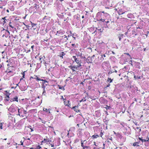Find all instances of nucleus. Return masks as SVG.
<instances>
[{
  "instance_id": "f257e3e1",
  "label": "nucleus",
  "mask_w": 149,
  "mask_h": 149,
  "mask_svg": "<svg viewBox=\"0 0 149 149\" xmlns=\"http://www.w3.org/2000/svg\"><path fill=\"white\" fill-rule=\"evenodd\" d=\"M85 141H83L82 140H81V146L83 147V149H85V148H86L87 149H91V148H90L89 146H84L83 145Z\"/></svg>"
},
{
  "instance_id": "f03ea898",
  "label": "nucleus",
  "mask_w": 149,
  "mask_h": 149,
  "mask_svg": "<svg viewBox=\"0 0 149 149\" xmlns=\"http://www.w3.org/2000/svg\"><path fill=\"white\" fill-rule=\"evenodd\" d=\"M73 58L75 60V61L77 63V64H80V61L77 58H76L75 56H73Z\"/></svg>"
},
{
  "instance_id": "7ed1b4c3",
  "label": "nucleus",
  "mask_w": 149,
  "mask_h": 149,
  "mask_svg": "<svg viewBox=\"0 0 149 149\" xmlns=\"http://www.w3.org/2000/svg\"><path fill=\"white\" fill-rule=\"evenodd\" d=\"M37 79L38 80H40V79L37 76L34 75L33 77H30V79Z\"/></svg>"
},
{
  "instance_id": "20e7f679",
  "label": "nucleus",
  "mask_w": 149,
  "mask_h": 149,
  "mask_svg": "<svg viewBox=\"0 0 149 149\" xmlns=\"http://www.w3.org/2000/svg\"><path fill=\"white\" fill-rule=\"evenodd\" d=\"M118 13L119 15H121L125 13V12H123L122 9H119L118 11Z\"/></svg>"
},
{
  "instance_id": "39448f33",
  "label": "nucleus",
  "mask_w": 149,
  "mask_h": 149,
  "mask_svg": "<svg viewBox=\"0 0 149 149\" xmlns=\"http://www.w3.org/2000/svg\"><path fill=\"white\" fill-rule=\"evenodd\" d=\"M92 58L91 57H88L87 58V61L89 63H91L93 61Z\"/></svg>"
},
{
  "instance_id": "423d86ee",
  "label": "nucleus",
  "mask_w": 149,
  "mask_h": 149,
  "mask_svg": "<svg viewBox=\"0 0 149 149\" xmlns=\"http://www.w3.org/2000/svg\"><path fill=\"white\" fill-rule=\"evenodd\" d=\"M16 101L17 102H18V98L17 97H14L12 99H11V101Z\"/></svg>"
},
{
  "instance_id": "0eeeda50",
  "label": "nucleus",
  "mask_w": 149,
  "mask_h": 149,
  "mask_svg": "<svg viewBox=\"0 0 149 149\" xmlns=\"http://www.w3.org/2000/svg\"><path fill=\"white\" fill-rule=\"evenodd\" d=\"M31 24L32 25V27L33 28V29H36V27L35 26L36 25V24H34L33 23H32L31 22Z\"/></svg>"
},
{
  "instance_id": "6e6552de",
  "label": "nucleus",
  "mask_w": 149,
  "mask_h": 149,
  "mask_svg": "<svg viewBox=\"0 0 149 149\" xmlns=\"http://www.w3.org/2000/svg\"><path fill=\"white\" fill-rule=\"evenodd\" d=\"M40 81H44V82L42 83H44V84H45L46 83H47V84H46V86H47V85H48V83L46 80H43V79H40Z\"/></svg>"
},
{
  "instance_id": "1a4fd4ad",
  "label": "nucleus",
  "mask_w": 149,
  "mask_h": 149,
  "mask_svg": "<svg viewBox=\"0 0 149 149\" xmlns=\"http://www.w3.org/2000/svg\"><path fill=\"white\" fill-rule=\"evenodd\" d=\"M78 108V107H77L75 106L74 107H73V109H74V110L76 112H78V111H79V110L77 109V108Z\"/></svg>"
},
{
  "instance_id": "9d476101",
  "label": "nucleus",
  "mask_w": 149,
  "mask_h": 149,
  "mask_svg": "<svg viewBox=\"0 0 149 149\" xmlns=\"http://www.w3.org/2000/svg\"><path fill=\"white\" fill-rule=\"evenodd\" d=\"M9 94H9L8 95V94H7L6 95V97H5V98H6V101H8L9 100Z\"/></svg>"
},
{
  "instance_id": "9b49d317",
  "label": "nucleus",
  "mask_w": 149,
  "mask_h": 149,
  "mask_svg": "<svg viewBox=\"0 0 149 149\" xmlns=\"http://www.w3.org/2000/svg\"><path fill=\"white\" fill-rule=\"evenodd\" d=\"M107 81H108L110 83H111L112 81V79H111L110 78H108Z\"/></svg>"
},
{
  "instance_id": "f8f14e48",
  "label": "nucleus",
  "mask_w": 149,
  "mask_h": 149,
  "mask_svg": "<svg viewBox=\"0 0 149 149\" xmlns=\"http://www.w3.org/2000/svg\"><path fill=\"white\" fill-rule=\"evenodd\" d=\"M139 139L140 140H141L142 142H143L144 141L145 142L146 141L145 139H142L140 137L139 138Z\"/></svg>"
},
{
  "instance_id": "ddd939ff",
  "label": "nucleus",
  "mask_w": 149,
  "mask_h": 149,
  "mask_svg": "<svg viewBox=\"0 0 149 149\" xmlns=\"http://www.w3.org/2000/svg\"><path fill=\"white\" fill-rule=\"evenodd\" d=\"M86 100V99H85V97L84 98L82 99L80 101V102H85Z\"/></svg>"
},
{
  "instance_id": "4468645a",
  "label": "nucleus",
  "mask_w": 149,
  "mask_h": 149,
  "mask_svg": "<svg viewBox=\"0 0 149 149\" xmlns=\"http://www.w3.org/2000/svg\"><path fill=\"white\" fill-rule=\"evenodd\" d=\"M138 143L137 142H136V143H133V146H137V144H138ZM137 146H139V145H137Z\"/></svg>"
},
{
  "instance_id": "2eb2a0df",
  "label": "nucleus",
  "mask_w": 149,
  "mask_h": 149,
  "mask_svg": "<svg viewBox=\"0 0 149 149\" xmlns=\"http://www.w3.org/2000/svg\"><path fill=\"white\" fill-rule=\"evenodd\" d=\"M42 88H43L44 89H45V84H44V83H42Z\"/></svg>"
},
{
  "instance_id": "dca6fc26",
  "label": "nucleus",
  "mask_w": 149,
  "mask_h": 149,
  "mask_svg": "<svg viewBox=\"0 0 149 149\" xmlns=\"http://www.w3.org/2000/svg\"><path fill=\"white\" fill-rule=\"evenodd\" d=\"M58 86L59 88V89H64V87H61L60 86Z\"/></svg>"
},
{
  "instance_id": "f3484780",
  "label": "nucleus",
  "mask_w": 149,
  "mask_h": 149,
  "mask_svg": "<svg viewBox=\"0 0 149 149\" xmlns=\"http://www.w3.org/2000/svg\"><path fill=\"white\" fill-rule=\"evenodd\" d=\"M123 36V34H121L120 36L119 37V40L120 41L121 39V37H122Z\"/></svg>"
},
{
  "instance_id": "a211bd4d",
  "label": "nucleus",
  "mask_w": 149,
  "mask_h": 149,
  "mask_svg": "<svg viewBox=\"0 0 149 149\" xmlns=\"http://www.w3.org/2000/svg\"><path fill=\"white\" fill-rule=\"evenodd\" d=\"M105 108L107 110L109 109L110 108V107L109 106H107Z\"/></svg>"
},
{
  "instance_id": "6ab92c4d",
  "label": "nucleus",
  "mask_w": 149,
  "mask_h": 149,
  "mask_svg": "<svg viewBox=\"0 0 149 149\" xmlns=\"http://www.w3.org/2000/svg\"><path fill=\"white\" fill-rule=\"evenodd\" d=\"M11 24V22H10L9 23V25L12 28H14L13 27V26H12V25H10V24Z\"/></svg>"
},
{
  "instance_id": "aec40b11",
  "label": "nucleus",
  "mask_w": 149,
  "mask_h": 149,
  "mask_svg": "<svg viewBox=\"0 0 149 149\" xmlns=\"http://www.w3.org/2000/svg\"><path fill=\"white\" fill-rule=\"evenodd\" d=\"M78 68V66H72V68H76L77 69V68Z\"/></svg>"
},
{
  "instance_id": "412c9836",
  "label": "nucleus",
  "mask_w": 149,
  "mask_h": 149,
  "mask_svg": "<svg viewBox=\"0 0 149 149\" xmlns=\"http://www.w3.org/2000/svg\"><path fill=\"white\" fill-rule=\"evenodd\" d=\"M98 136V135H97L96 136H95V135H93V136L92 137L94 138H96Z\"/></svg>"
},
{
  "instance_id": "4be33fe9",
  "label": "nucleus",
  "mask_w": 149,
  "mask_h": 149,
  "mask_svg": "<svg viewBox=\"0 0 149 149\" xmlns=\"http://www.w3.org/2000/svg\"><path fill=\"white\" fill-rule=\"evenodd\" d=\"M5 18H6L5 17H4V18H2V19H3L4 20L3 22H4V23L6 22L5 20H6V19H5Z\"/></svg>"
},
{
  "instance_id": "5701e85b",
  "label": "nucleus",
  "mask_w": 149,
  "mask_h": 149,
  "mask_svg": "<svg viewBox=\"0 0 149 149\" xmlns=\"http://www.w3.org/2000/svg\"><path fill=\"white\" fill-rule=\"evenodd\" d=\"M63 37L64 38H66L67 40H68V38L67 36L66 35H64L63 36Z\"/></svg>"
},
{
  "instance_id": "b1692460",
  "label": "nucleus",
  "mask_w": 149,
  "mask_h": 149,
  "mask_svg": "<svg viewBox=\"0 0 149 149\" xmlns=\"http://www.w3.org/2000/svg\"><path fill=\"white\" fill-rule=\"evenodd\" d=\"M43 90H44V91L42 93V94L44 95H45V94H44V93H45V89H44Z\"/></svg>"
},
{
  "instance_id": "393cba45",
  "label": "nucleus",
  "mask_w": 149,
  "mask_h": 149,
  "mask_svg": "<svg viewBox=\"0 0 149 149\" xmlns=\"http://www.w3.org/2000/svg\"><path fill=\"white\" fill-rule=\"evenodd\" d=\"M114 72V71L112 72V71H110L108 73V74H110L112 73L113 72Z\"/></svg>"
},
{
  "instance_id": "a878e982",
  "label": "nucleus",
  "mask_w": 149,
  "mask_h": 149,
  "mask_svg": "<svg viewBox=\"0 0 149 149\" xmlns=\"http://www.w3.org/2000/svg\"><path fill=\"white\" fill-rule=\"evenodd\" d=\"M2 125L1 124H0V128L1 129H2Z\"/></svg>"
},
{
  "instance_id": "bb28decb",
  "label": "nucleus",
  "mask_w": 149,
  "mask_h": 149,
  "mask_svg": "<svg viewBox=\"0 0 149 149\" xmlns=\"http://www.w3.org/2000/svg\"><path fill=\"white\" fill-rule=\"evenodd\" d=\"M22 74H23V76H22L23 78H24V72H23Z\"/></svg>"
},
{
  "instance_id": "cd10ccee",
  "label": "nucleus",
  "mask_w": 149,
  "mask_h": 149,
  "mask_svg": "<svg viewBox=\"0 0 149 149\" xmlns=\"http://www.w3.org/2000/svg\"><path fill=\"white\" fill-rule=\"evenodd\" d=\"M43 110L44 111H47V109H45L44 108L43 109Z\"/></svg>"
},
{
  "instance_id": "c85d7f7f",
  "label": "nucleus",
  "mask_w": 149,
  "mask_h": 149,
  "mask_svg": "<svg viewBox=\"0 0 149 149\" xmlns=\"http://www.w3.org/2000/svg\"><path fill=\"white\" fill-rule=\"evenodd\" d=\"M23 141H22V140L20 141V143H21V145H23Z\"/></svg>"
},
{
  "instance_id": "c756f323",
  "label": "nucleus",
  "mask_w": 149,
  "mask_h": 149,
  "mask_svg": "<svg viewBox=\"0 0 149 149\" xmlns=\"http://www.w3.org/2000/svg\"><path fill=\"white\" fill-rule=\"evenodd\" d=\"M100 20L102 21V22H104L105 21V20L104 19H100Z\"/></svg>"
},
{
  "instance_id": "7c9ffc66",
  "label": "nucleus",
  "mask_w": 149,
  "mask_h": 149,
  "mask_svg": "<svg viewBox=\"0 0 149 149\" xmlns=\"http://www.w3.org/2000/svg\"><path fill=\"white\" fill-rule=\"evenodd\" d=\"M124 54H126V55H129V56H130V55H129V53H124Z\"/></svg>"
},
{
  "instance_id": "2f4dec72",
  "label": "nucleus",
  "mask_w": 149,
  "mask_h": 149,
  "mask_svg": "<svg viewBox=\"0 0 149 149\" xmlns=\"http://www.w3.org/2000/svg\"><path fill=\"white\" fill-rule=\"evenodd\" d=\"M73 68H72H72H71V69H72V70L74 71H75V70H74V69H73Z\"/></svg>"
},
{
  "instance_id": "473e14b6",
  "label": "nucleus",
  "mask_w": 149,
  "mask_h": 149,
  "mask_svg": "<svg viewBox=\"0 0 149 149\" xmlns=\"http://www.w3.org/2000/svg\"><path fill=\"white\" fill-rule=\"evenodd\" d=\"M103 133L102 132H101V133H100V136H101V137L103 135Z\"/></svg>"
},
{
  "instance_id": "72a5a7b5",
  "label": "nucleus",
  "mask_w": 149,
  "mask_h": 149,
  "mask_svg": "<svg viewBox=\"0 0 149 149\" xmlns=\"http://www.w3.org/2000/svg\"><path fill=\"white\" fill-rule=\"evenodd\" d=\"M61 99H63V100H64V98H63V96H61Z\"/></svg>"
},
{
  "instance_id": "f704fd0d",
  "label": "nucleus",
  "mask_w": 149,
  "mask_h": 149,
  "mask_svg": "<svg viewBox=\"0 0 149 149\" xmlns=\"http://www.w3.org/2000/svg\"><path fill=\"white\" fill-rule=\"evenodd\" d=\"M24 113L25 114H26V111H25V110H24Z\"/></svg>"
},
{
  "instance_id": "c9c22d12",
  "label": "nucleus",
  "mask_w": 149,
  "mask_h": 149,
  "mask_svg": "<svg viewBox=\"0 0 149 149\" xmlns=\"http://www.w3.org/2000/svg\"><path fill=\"white\" fill-rule=\"evenodd\" d=\"M134 79H136L137 78V77H136V76H134Z\"/></svg>"
},
{
  "instance_id": "e433bc0d",
  "label": "nucleus",
  "mask_w": 149,
  "mask_h": 149,
  "mask_svg": "<svg viewBox=\"0 0 149 149\" xmlns=\"http://www.w3.org/2000/svg\"><path fill=\"white\" fill-rule=\"evenodd\" d=\"M140 77H137V78L138 79H140V78H141Z\"/></svg>"
},
{
  "instance_id": "4c0bfd02",
  "label": "nucleus",
  "mask_w": 149,
  "mask_h": 149,
  "mask_svg": "<svg viewBox=\"0 0 149 149\" xmlns=\"http://www.w3.org/2000/svg\"><path fill=\"white\" fill-rule=\"evenodd\" d=\"M34 47V45H32V46H31V48H32V49H33V48Z\"/></svg>"
},
{
  "instance_id": "58836bf2",
  "label": "nucleus",
  "mask_w": 149,
  "mask_h": 149,
  "mask_svg": "<svg viewBox=\"0 0 149 149\" xmlns=\"http://www.w3.org/2000/svg\"><path fill=\"white\" fill-rule=\"evenodd\" d=\"M95 56V55H93L92 57H91V58H93Z\"/></svg>"
},
{
  "instance_id": "ea45409f",
  "label": "nucleus",
  "mask_w": 149,
  "mask_h": 149,
  "mask_svg": "<svg viewBox=\"0 0 149 149\" xmlns=\"http://www.w3.org/2000/svg\"><path fill=\"white\" fill-rule=\"evenodd\" d=\"M79 64V65L78 66V68L80 66H81V65L80 64Z\"/></svg>"
},
{
  "instance_id": "a19ab883",
  "label": "nucleus",
  "mask_w": 149,
  "mask_h": 149,
  "mask_svg": "<svg viewBox=\"0 0 149 149\" xmlns=\"http://www.w3.org/2000/svg\"><path fill=\"white\" fill-rule=\"evenodd\" d=\"M6 31L9 34L10 33V32L9 31L7 30H6Z\"/></svg>"
},
{
  "instance_id": "79ce46f5",
  "label": "nucleus",
  "mask_w": 149,
  "mask_h": 149,
  "mask_svg": "<svg viewBox=\"0 0 149 149\" xmlns=\"http://www.w3.org/2000/svg\"><path fill=\"white\" fill-rule=\"evenodd\" d=\"M5 92L7 93H8V91H5Z\"/></svg>"
},
{
  "instance_id": "37998d69",
  "label": "nucleus",
  "mask_w": 149,
  "mask_h": 149,
  "mask_svg": "<svg viewBox=\"0 0 149 149\" xmlns=\"http://www.w3.org/2000/svg\"><path fill=\"white\" fill-rule=\"evenodd\" d=\"M6 11L8 13L9 12V10L8 9L6 10Z\"/></svg>"
},
{
  "instance_id": "c03bdc74",
  "label": "nucleus",
  "mask_w": 149,
  "mask_h": 149,
  "mask_svg": "<svg viewBox=\"0 0 149 149\" xmlns=\"http://www.w3.org/2000/svg\"><path fill=\"white\" fill-rule=\"evenodd\" d=\"M141 129H139V132H141Z\"/></svg>"
},
{
  "instance_id": "a18cd8bd",
  "label": "nucleus",
  "mask_w": 149,
  "mask_h": 149,
  "mask_svg": "<svg viewBox=\"0 0 149 149\" xmlns=\"http://www.w3.org/2000/svg\"><path fill=\"white\" fill-rule=\"evenodd\" d=\"M74 45H75V44H72V46H74Z\"/></svg>"
},
{
  "instance_id": "49530a36",
  "label": "nucleus",
  "mask_w": 149,
  "mask_h": 149,
  "mask_svg": "<svg viewBox=\"0 0 149 149\" xmlns=\"http://www.w3.org/2000/svg\"><path fill=\"white\" fill-rule=\"evenodd\" d=\"M95 143H96L95 142H94V144L96 146L97 145H96Z\"/></svg>"
},
{
  "instance_id": "de8ad7c7",
  "label": "nucleus",
  "mask_w": 149,
  "mask_h": 149,
  "mask_svg": "<svg viewBox=\"0 0 149 149\" xmlns=\"http://www.w3.org/2000/svg\"><path fill=\"white\" fill-rule=\"evenodd\" d=\"M106 22L107 23H108L109 22V21H107Z\"/></svg>"
},
{
  "instance_id": "09e8293b",
  "label": "nucleus",
  "mask_w": 149,
  "mask_h": 149,
  "mask_svg": "<svg viewBox=\"0 0 149 149\" xmlns=\"http://www.w3.org/2000/svg\"><path fill=\"white\" fill-rule=\"evenodd\" d=\"M31 129V132H32L33 131V130L32 129Z\"/></svg>"
},
{
  "instance_id": "8fccbe9b",
  "label": "nucleus",
  "mask_w": 149,
  "mask_h": 149,
  "mask_svg": "<svg viewBox=\"0 0 149 149\" xmlns=\"http://www.w3.org/2000/svg\"><path fill=\"white\" fill-rule=\"evenodd\" d=\"M129 62H130V63L132 64V61H130Z\"/></svg>"
},
{
  "instance_id": "3c124183",
  "label": "nucleus",
  "mask_w": 149,
  "mask_h": 149,
  "mask_svg": "<svg viewBox=\"0 0 149 149\" xmlns=\"http://www.w3.org/2000/svg\"><path fill=\"white\" fill-rule=\"evenodd\" d=\"M117 72V70H115V71H114V72H116H116Z\"/></svg>"
},
{
  "instance_id": "603ef678",
  "label": "nucleus",
  "mask_w": 149,
  "mask_h": 149,
  "mask_svg": "<svg viewBox=\"0 0 149 149\" xmlns=\"http://www.w3.org/2000/svg\"><path fill=\"white\" fill-rule=\"evenodd\" d=\"M103 56L104 57H106V56L105 55V54H104L103 55Z\"/></svg>"
},
{
  "instance_id": "864d4df0",
  "label": "nucleus",
  "mask_w": 149,
  "mask_h": 149,
  "mask_svg": "<svg viewBox=\"0 0 149 149\" xmlns=\"http://www.w3.org/2000/svg\"><path fill=\"white\" fill-rule=\"evenodd\" d=\"M77 126H78V127H79V124H77Z\"/></svg>"
},
{
  "instance_id": "5fc2aeb1",
  "label": "nucleus",
  "mask_w": 149,
  "mask_h": 149,
  "mask_svg": "<svg viewBox=\"0 0 149 149\" xmlns=\"http://www.w3.org/2000/svg\"><path fill=\"white\" fill-rule=\"evenodd\" d=\"M16 87H17V86H18V84H16Z\"/></svg>"
},
{
  "instance_id": "6e6d98bb",
  "label": "nucleus",
  "mask_w": 149,
  "mask_h": 149,
  "mask_svg": "<svg viewBox=\"0 0 149 149\" xmlns=\"http://www.w3.org/2000/svg\"><path fill=\"white\" fill-rule=\"evenodd\" d=\"M46 17L45 16V17H44V19H46Z\"/></svg>"
},
{
  "instance_id": "4d7b16f0",
  "label": "nucleus",
  "mask_w": 149,
  "mask_h": 149,
  "mask_svg": "<svg viewBox=\"0 0 149 149\" xmlns=\"http://www.w3.org/2000/svg\"><path fill=\"white\" fill-rule=\"evenodd\" d=\"M51 146H52V147H53V146H54V145H52V144H51Z\"/></svg>"
},
{
  "instance_id": "13d9d810",
  "label": "nucleus",
  "mask_w": 149,
  "mask_h": 149,
  "mask_svg": "<svg viewBox=\"0 0 149 149\" xmlns=\"http://www.w3.org/2000/svg\"><path fill=\"white\" fill-rule=\"evenodd\" d=\"M70 35H68V37H70Z\"/></svg>"
},
{
  "instance_id": "bf43d9fd",
  "label": "nucleus",
  "mask_w": 149,
  "mask_h": 149,
  "mask_svg": "<svg viewBox=\"0 0 149 149\" xmlns=\"http://www.w3.org/2000/svg\"><path fill=\"white\" fill-rule=\"evenodd\" d=\"M105 145V144H104V143L103 144V145L104 146Z\"/></svg>"
},
{
  "instance_id": "052dcab7",
  "label": "nucleus",
  "mask_w": 149,
  "mask_h": 149,
  "mask_svg": "<svg viewBox=\"0 0 149 149\" xmlns=\"http://www.w3.org/2000/svg\"><path fill=\"white\" fill-rule=\"evenodd\" d=\"M4 51L3 52H2V53L3 54V53H4Z\"/></svg>"
},
{
  "instance_id": "680f3d73",
  "label": "nucleus",
  "mask_w": 149,
  "mask_h": 149,
  "mask_svg": "<svg viewBox=\"0 0 149 149\" xmlns=\"http://www.w3.org/2000/svg\"><path fill=\"white\" fill-rule=\"evenodd\" d=\"M82 18H84V16H83L82 17Z\"/></svg>"
},
{
  "instance_id": "e2e57ef3",
  "label": "nucleus",
  "mask_w": 149,
  "mask_h": 149,
  "mask_svg": "<svg viewBox=\"0 0 149 149\" xmlns=\"http://www.w3.org/2000/svg\"><path fill=\"white\" fill-rule=\"evenodd\" d=\"M112 53L113 54H115V53L113 52V51H112Z\"/></svg>"
},
{
  "instance_id": "0e129e2a",
  "label": "nucleus",
  "mask_w": 149,
  "mask_h": 149,
  "mask_svg": "<svg viewBox=\"0 0 149 149\" xmlns=\"http://www.w3.org/2000/svg\"><path fill=\"white\" fill-rule=\"evenodd\" d=\"M6 139H6H6H4V140H6Z\"/></svg>"
},
{
  "instance_id": "69168bd1",
  "label": "nucleus",
  "mask_w": 149,
  "mask_h": 149,
  "mask_svg": "<svg viewBox=\"0 0 149 149\" xmlns=\"http://www.w3.org/2000/svg\"><path fill=\"white\" fill-rule=\"evenodd\" d=\"M7 66H9V64H7Z\"/></svg>"
},
{
  "instance_id": "338daca9",
  "label": "nucleus",
  "mask_w": 149,
  "mask_h": 149,
  "mask_svg": "<svg viewBox=\"0 0 149 149\" xmlns=\"http://www.w3.org/2000/svg\"><path fill=\"white\" fill-rule=\"evenodd\" d=\"M93 149H96V147H95Z\"/></svg>"
},
{
  "instance_id": "774afa93",
  "label": "nucleus",
  "mask_w": 149,
  "mask_h": 149,
  "mask_svg": "<svg viewBox=\"0 0 149 149\" xmlns=\"http://www.w3.org/2000/svg\"><path fill=\"white\" fill-rule=\"evenodd\" d=\"M27 38H29V36H27Z\"/></svg>"
}]
</instances>
